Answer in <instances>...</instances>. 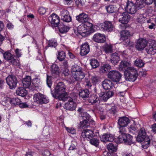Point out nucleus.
Segmentation results:
<instances>
[{
	"instance_id": "nucleus-1",
	"label": "nucleus",
	"mask_w": 156,
	"mask_h": 156,
	"mask_svg": "<svg viewBox=\"0 0 156 156\" xmlns=\"http://www.w3.org/2000/svg\"><path fill=\"white\" fill-rule=\"evenodd\" d=\"M66 89V86L64 83L59 82L55 87L54 92L53 93L51 90V93L54 98H58L60 100L64 101L66 100L65 97L68 96Z\"/></svg>"
},
{
	"instance_id": "nucleus-2",
	"label": "nucleus",
	"mask_w": 156,
	"mask_h": 156,
	"mask_svg": "<svg viewBox=\"0 0 156 156\" xmlns=\"http://www.w3.org/2000/svg\"><path fill=\"white\" fill-rule=\"evenodd\" d=\"M126 80L131 82H134L138 76V71L133 67H128L124 72Z\"/></svg>"
},
{
	"instance_id": "nucleus-3",
	"label": "nucleus",
	"mask_w": 156,
	"mask_h": 156,
	"mask_svg": "<svg viewBox=\"0 0 156 156\" xmlns=\"http://www.w3.org/2000/svg\"><path fill=\"white\" fill-rule=\"evenodd\" d=\"M93 27V24L81 23L77 28L78 32L83 37H87L90 33L87 30L92 29Z\"/></svg>"
},
{
	"instance_id": "nucleus-4",
	"label": "nucleus",
	"mask_w": 156,
	"mask_h": 156,
	"mask_svg": "<svg viewBox=\"0 0 156 156\" xmlns=\"http://www.w3.org/2000/svg\"><path fill=\"white\" fill-rule=\"evenodd\" d=\"M83 120L79 124L80 128H85L90 126V124L93 123L94 120L91 119L90 116L87 113H83L82 116Z\"/></svg>"
},
{
	"instance_id": "nucleus-5",
	"label": "nucleus",
	"mask_w": 156,
	"mask_h": 156,
	"mask_svg": "<svg viewBox=\"0 0 156 156\" xmlns=\"http://www.w3.org/2000/svg\"><path fill=\"white\" fill-rule=\"evenodd\" d=\"M118 139L120 143H124L125 144L128 145H131L134 143L133 137L127 133L120 135L118 137Z\"/></svg>"
},
{
	"instance_id": "nucleus-6",
	"label": "nucleus",
	"mask_w": 156,
	"mask_h": 156,
	"mask_svg": "<svg viewBox=\"0 0 156 156\" xmlns=\"http://www.w3.org/2000/svg\"><path fill=\"white\" fill-rule=\"evenodd\" d=\"M5 80L6 83L10 89H14L16 87L18 80L15 76L12 74L9 75Z\"/></svg>"
},
{
	"instance_id": "nucleus-7",
	"label": "nucleus",
	"mask_w": 156,
	"mask_h": 156,
	"mask_svg": "<svg viewBox=\"0 0 156 156\" xmlns=\"http://www.w3.org/2000/svg\"><path fill=\"white\" fill-rule=\"evenodd\" d=\"M122 75L118 71L112 70L109 71L107 75L108 78L113 82H118L120 80Z\"/></svg>"
},
{
	"instance_id": "nucleus-8",
	"label": "nucleus",
	"mask_w": 156,
	"mask_h": 156,
	"mask_svg": "<svg viewBox=\"0 0 156 156\" xmlns=\"http://www.w3.org/2000/svg\"><path fill=\"white\" fill-rule=\"evenodd\" d=\"M130 19V16L126 12L122 13L119 18V22L122 23L123 25H120V26L122 30L126 29L127 27V24L129 22Z\"/></svg>"
},
{
	"instance_id": "nucleus-9",
	"label": "nucleus",
	"mask_w": 156,
	"mask_h": 156,
	"mask_svg": "<svg viewBox=\"0 0 156 156\" xmlns=\"http://www.w3.org/2000/svg\"><path fill=\"white\" fill-rule=\"evenodd\" d=\"M76 20L81 23L92 24L90 22V18L88 14L82 12L77 15L76 17Z\"/></svg>"
},
{
	"instance_id": "nucleus-10",
	"label": "nucleus",
	"mask_w": 156,
	"mask_h": 156,
	"mask_svg": "<svg viewBox=\"0 0 156 156\" xmlns=\"http://www.w3.org/2000/svg\"><path fill=\"white\" fill-rule=\"evenodd\" d=\"M126 3L125 9L127 13L131 14H135L137 10V7L135 4L129 0H127Z\"/></svg>"
},
{
	"instance_id": "nucleus-11",
	"label": "nucleus",
	"mask_w": 156,
	"mask_h": 156,
	"mask_svg": "<svg viewBox=\"0 0 156 156\" xmlns=\"http://www.w3.org/2000/svg\"><path fill=\"white\" fill-rule=\"evenodd\" d=\"M66 99L63 101H68L64 105V108L67 110L73 111L75 110L76 107V104L73 101L72 98L66 96Z\"/></svg>"
},
{
	"instance_id": "nucleus-12",
	"label": "nucleus",
	"mask_w": 156,
	"mask_h": 156,
	"mask_svg": "<svg viewBox=\"0 0 156 156\" xmlns=\"http://www.w3.org/2000/svg\"><path fill=\"white\" fill-rule=\"evenodd\" d=\"M34 99L35 101L40 104H46L49 102V100L43 94L40 93L35 94L34 96Z\"/></svg>"
},
{
	"instance_id": "nucleus-13",
	"label": "nucleus",
	"mask_w": 156,
	"mask_h": 156,
	"mask_svg": "<svg viewBox=\"0 0 156 156\" xmlns=\"http://www.w3.org/2000/svg\"><path fill=\"white\" fill-rule=\"evenodd\" d=\"M48 20L51 23V26L54 27H57L60 22V19L58 16L55 13H53L51 16H49Z\"/></svg>"
},
{
	"instance_id": "nucleus-14",
	"label": "nucleus",
	"mask_w": 156,
	"mask_h": 156,
	"mask_svg": "<svg viewBox=\"0 0 156 156\" xmlns=\"http://www.w3.org/2000/svg\"><path fill=\"white\" fill-rule=\"evenodd\" d=\"M114 94L112 91H109L107 92H101L99 94V97L104 102H106Z\"/></svg>"
},
{
	"instance_id": "nucleus-15",
	"label": "nucleus",
	"mask_w": 156,
	"mask_h": 156,
	"mask_svg": "<svg viewBox=\"0 0 156 156\" xmlns=\"http://www.w3.org/2000/svg\"><path fill=\"white\" fill-rule=\"evenodd\" d=\"M80 54L81 56H84L87 55L90 51V46L87 42L81 45L80 47Z\"/></svg>"
},
{
	"instance_id": "nucleus-16",
	"label": "nucleus",
	"mask_w": 156,
	"mask_h": 156,
	"mask_svg": "<svg viewBox=\"0 0 156 156\" xmlns=\"http://www.w3.org/2000/svg\"><path fill=\"white\" fill-rule=\"evenodd\" d=\"M147 44V40H137L135 48L137 50L141 51L146 47Z\"/></svg>"
},
{
	"instance_id": "nucleus-17",
	"label": "nucleus",
	"mask_w": 156,
	"mask_h": 156,
	"mask_svg": "<svg viewBox=\"0 0 156 156\" xmlns=\"http://www.w3.org/2000/svg\"><path fill=\"white\" fill-rule=\"evenodd\" d=\"M94 134L91 130H83L81 133V136L83 138H86L89 140L94 136Z\"/></svg>"
},
{
	"instance_id": "nucleus-18",
	"label": "nucleus",
	"mask_w": 156,
	"mask_h": 156,
	"mask_svg": "<svg viewBox=\"0 0 156 156\" xmlns=\"http://www.w3.org/2000/svg\"><path fill=\"white\" fill-rule=\"evenodd\" d=\"M101 28L105 30L112 31L113 30V26L111 22L105 21L101 25Z\"/></svg>"
},
{
	"instance_id": "nucleus-19",
	"label": "nucleus",
	"mask_w": 156,
	"mask_h": 156,
	"mask_svg": "<svg viewBox=\"0 0 156 156\" xmlns=\"http://www.w3.org/2000/svg\"><path fill=\"white\" fill-rule=\"evenodd\" d=\"M101 140L102 141L107 142H112L114 139V136L112 135L105 133L100 136Z\"/></svg>"
},
{
	"instance_id": "nucleus-20",
	"label": "nucleus",
	"mask_w": 156,
	"mask_h": 156,
	"mask_svg": "<svg viewBox=\"0 0 156 156\" xmlns=\"http://www.w3.org/2000/svg\"><path fill=\"white\" fill-rule=\"evenodd\" d=\"M130 122L129 119L125 116L119 118L118 120V124L119 126H126Z\"/></svg>"
},
{
	"instance_id": "nucleus-21",
	"label": "nucleus",
	"mask_w": 156,
	"mask_h": 156,
	"mask_svg": "<svg viewBox=\"0 0 156 156\" xmlns=\"http://www.w3.org/2000/svg\"><path fill=\"white\" fill-rule=\"evenodd\" d=\"M146 135V132L144 128H141L140 130L138 135L136 138V140L137 142H141L142 140H143L144 138L148 136Z\"/></svg>"
},
{
	"instance_id": "nucleus-22",
	"label": "nucleus",
	"mask_w": 156,
	"mask_h": 156,
	"mask_svg": "<svg viewBox=\"0 0 156 156\" xmlns=\"http://www.w3.org/2000/svg\"><path fill=\"white\" fill-rule=\"evenodd\" d=\"M72 77L76 81H80L84 78L85 74L83 71L72 73Z\"/></svg>"
},
{
	"instance_id": "nucleus-23",
	"label": "nucleus",
	"mask_w": 156,
	"mask_h": 156,
	"mask_svg": "<svg viewBox=\"0 0 156 156\" xmlns=\"http://www.w3.org/2000/svg\"><path fill=\"white\" fill-rule=\"evenodd\" d=\"M59 69L56 64H53L51 67V72L53 76L56 78L58 76L59 74Z\"/></svg>"
},
{
	"instance_id": "nucleus-24",
	"label": "nucleus",
	"mask_w": 156,
	"mask_h": 156,
	"mask_svg": "<svg viewBox=\"0 0 156 156\" xmlns=\"http://www.w3.org/2000/svg\"><path fill=\"white\" fill-rule=\"evenodd\" d=\"M121 38L122 39H128L133 35V33L129 30H124L121 31L120 33Z\"/></svg>"
},
{
	"instance_id": "nucleus-25",
	"label": "nucleus",
	"mask_w": 156,
	"mask_h": 156,
	"mask_svg": "<svg viewBox=\"0 0 156 156\" xmlns=\"http://www.w3.org/2000/svg\"><path fill=\"white\" fill-rule=\"evenodd\" d=\"M58 27L59 32L61 34H66L69 30L70 27L64 25L62 23H59L57 27Z\"/></svg>"
},
{
	"instance_id": "nucleus-26",
	"label": "nucleus",
	"mask_w": 156,
	"mask_h": 156,
	"mask_svg": "<svg viewBox=\"0 0 156 156\" xmlns=\"http://www.w3.org/2000/svg\"><path fill=\"white\" fill-rule=\"evenodd\" d=\"M102 85L104 89L108 90L111 88L113 83L110 80L105 79L102 82Z\"/></svg>"
},
{
	"instance_id": "nucleus-27",
	"label": "nucleus",
	"mask_w": 156,
	"mask_h": 156,
	"mask_svg": "<svg viewBox=\"0 0 156 156\" xmlns=\"http://www.w3.org/2000/svg\"><path fill=\"white\" fill-rule=\"evenodd\" d=\"M90 94L88 89H81L79 92V96L80 97L83 99H85L89 97Z\"/></svg>"
},
{
	"instance_id": "nucleus-28",
	"label": "nucleus",
	"mask_w": 156,
	"mask_h": 156,
	"mask_svg": "<svg viewBox=\"0 0 156 156\" xmlns=\"http://www.w3.org/2000/svg\"><path fill=\"white\" fill-rule=\"evenodd\" d=\"M31 79L29 76H27L22 80L23 84L25 88H28L31 84Z\"/></svg>"
},
{
	"instance_id": "nucleus-29",
	"label": "nucleus",
	"mask_w": 156,
	"mask_h": 156,
	"mask_svg": "<svg viewBox=\"0 0 156 156\" xmlns=\"http://www.w3.org/2000/svg\"><path fill=\"white\" fill-rule=\"evenodd\" d=\"M141 143L142 147L144 149L147 148L150 145V139L148 136L144 138L141 142H138Z\"/></svg>"
},
{
	"instance_id": "nucleus-30",
	"label": "nucleus",
	"mask_w": 156,
	"mask_h": 156,
	"mask_svg": "<svg viewBox=\"0 0 156 156\" xmlns=\"http://www.w3.org/2000/svg\"><path fill=\"white\" fill-rule=\"evenodd\" d=\"M111 61L112 63L115 65L117 64L120 60V58L118 53H115L112 55Z\"/></svg>"
},
{
	"instance_id": "nucleus-31",
	"label": "nucleus",
	"mask_w": 156,
	"mask_h": 156,
	"mask_svg": "<svg viewBox=\"0 0 156 156\" xmlns=\"http://www.w3.org/2000/svg\"><path fill=\"white\" fill-rule=\"evenodd\" d=\"M111 69V66L108 63H106L103 64L101 66L100 71L101 73H105L108 72Z\"/></svg>"
},
{
	"instance_id": "nucleus-32",
	"label": "nucleus",
	"mask_w": 156,
	"mask_h": 156,
	"mask_svg": "<svg viewBox=\"0 0 156 156\" xmlns=\"http://www.w3.org/2000/svg\"><path fill=\"white\" fill-rule=\"evenodd\" d=\"M99 100V98L96 94H93L89 97L88 102L92 104L96 103Z\"/></svg>"
},
{
	"instance_id": "nucleus-33",
	"label": "nucleus",
	"mask_w": 156,
	"mask_h": 156,
	"mask_svg": "<svg viewBox=\"0 0 156 156\" xmlns=\"http://www.w3.org/2000/svg\"><path fill=\"white\" fill-rule=\"evenodd\" d=\"M27 93L26 89L23 87H19L16 90L17 94L22 97L25 96Z\"/></svg>"
},
{
	"instance_id": "nucleus-34",
	"label": "nucleus",
	"mask_w": 156,
	"mask_h": 156,
	"mask_svg": "<svg viewBox=\"0 0 156 156\" xmlns=\"http://www.w3.org/2000/svg\"><path fill=\"white\" fill-rule=\"evenodd\" d=\"M107 149L109 152L114 153L117 150V147L112 143H110L107 146Z\"/></svg>"
},
{
	"instance_id": "nucleus-35",
	"label": "nucleus",
	"mask_w": 156,
	"mask_h": 156,
	"mask_svg": "<svg viewBox=\"0 0 156 156\" xmlns=\"http://www.w3.org/2000/svg\"><path fill=\"white\" fill-rule=\"evenodd\" d=\"M136 7L141 9L144 7L145 5V2L144 0H136L135 4Z\"/></svg>"
},
{
	"instance_id": "nucleus-36",
	"label": "nucleus",
	"mask_w": 156,
	"mask_h": 156,
	"mask_svg": "<svg viewBox=\"0 0 156 156\" xmlns=\"http://www.w3.org/2000/svg\"><path fill=\"white\" fill-rule=\"evenodd\" d=\"M105 9L107 12L109 13H112L115 12L116 11L115 7L112 5H110L105 7Z\"/></svg>"
},
{
	"instance_id": "nucleus-37",
	"label": "nucleus",
	"mask_w": 156,
	"mask_h": 156,
	"mask_svg": "<svg viewBox=\"0 0 156 156\" xmlns=\"http://www.w3.org/2000/svg\"><path fill=\"white\" fill-rule=\"evenodd\" d=\"M89 140H90V144L95 147H97L99 144V140L97 139L96 138V136H95Z\"/></svg>"
},
{
	"instance_id": "nucleus-38",
	"label": "nucleus",
	"mask_w": 156,
	"mask_h": 156,
	"mask_svg": "<svg viewBox=\"0 0 156 156\" xmlns=\"http://www.w3.org/2000/svg\"><path fill=\"white\" fill-rule=\"evenodd\" d=\"M146 50L148 54L154 55L156 53V47H147Z\"/></svg>"
},
{
	"instance_id": "nucleus-39",
	"label": "nucleus",
	"mask_w": 156,
	"mask_h": 156,
	"mask_svg": "<svg viewBox=\"0 0 156 156\" xmlns=\"http://www.w3.org/2000/svg\"><path fill=\"white\" fill-rule=\"evenodd\" d=\"M58 54L57 56L58 59L60 61L64 60L66 57V54L64 51H61L58 52Z\"/></svg>"
},
{
	"instance_id": "nucleus-40",
	"label": "nucleus",
	"mask_w": 156,
	"mask_h": 156,
	"mask_svg": "<svg viewBox=\"0 0 156 156\" xmlns=\"http://www.w3.org/2000/svg\"><path fill=\"white\" fill-rule=\"evenodd\" d=\"M13 55L11 54L9 51H7L3 53V57L6 60L9 61L11 59Z\"/></svg>"
},
{
	"instance_id": "nucleus-41",
	"label": "nucleus",
	"mask_w": 156,
	"mask_h": 156,
	"mask_svg": "<svg viewBox=\"0 0 156 156\" xmlns=\"http://www.w3.org/2000/svg\"><path fill=\"white\" fill-rule=\"evenodd\" d=\"M135 65L139 67H142L144 65V63L143 62V60L140 58H137L134 61Z\"/></svg>"
},
{
	"instance_id": "nucleus-42",
	"label": "nucleus",
	"mask_w": 156,
	"mask_h": 156,
	"mask_svg": "<svg viewBox=\"0 0 156 156\" xmlns=\"http://www.w3.org/2000/svg\"><path fill=\"white\" fill-rule=\"evenodd\" d=\"M90 64L93 68L94 69L97 68L99 65V62L95 59L91 60Z\"/></svg>"
},
{
	"instance_id": "nucleus-43",
	"label": "nucleus",
	"mask_w": 156,
	"mask_h": 156,
	"mask_svg": "<svg viewBox=\"0 0 156 156\" xmlns=\"http://www.w3.org/2000/svg\"><path fill=\"white\" fill-rule=\"evenodd\" d=\"M106 39L105 35L99 33H97L93 36L92 39Z\"/></svg>"
},
{
	"instance_id": "nucleus-44",
	"label": "nucleus",
	"mask_w": 156,
	"mask_h": 156,
	"mask_svg": "<svg viewBox=\"0 0 156 156\" xmlns=\"http://www.w3.org/2000/svg\"><path fill=\"white\" fill-rule=\"evenodd\" d=\"M147 47H156V41L154 40H147Z\"/></svg>"
},
{
	"instance_id": "nucleus-45",
	"label": "nucleus",
	"mask_w": 156,
	"mask_h": 156,
	"mask_svg": "<svg viewBox=\"0 0 156 156\" xmlns=\"http://www.w3.org/2000/svg\"><path fill=\"white\" fill-rule=\"evenodd\" d=\"M20 101V99L17 98H14L11 99L9 102L12 104L16 105H19Z\"/></svg>"
},
{
	"instance_id": "nucleus-46",
	"label": "nucleus",
	"mask_w": 156,
	"mask_h": 156,
	"mask_svg": "<svg viewBox=\"0 0 156 156\" xmlns=\"http://www.w3.org/2000/svg\"><path fill=\"white\" fill-rule=\"evenodd\" d=\"M128 63L126 61L121 62L119 66V69L121 70L125 69V68L128 66Z\"/></svg>"
},
{
	"instance_id": "nucleus-47",
	"label": "nucleus",
	"mask_w": 156,
	"mask_h": 156,
	"mask_svg": "<svg viewBox=\"0 0 156 156\" xmlns=\"http://www.w3.org/2000/svg\"><path fill=\"white\" fill-rule=\"evenodd\" d=\"M16 57L13 55L11 59L9 61L10 64L14 66H17L19 64V61L16 59Z\"/></svg>"
},
{
	"instance_id": "nucleus-48",
	"label": "nucleus",
	"mask_w": 156,
	"mask_h": 156,
	"mask_svg": "<svg viewBox=\"0 0 156 156\" xmlns=\"http://www.w3.org/2000/svg\"><path fill=\"white\" fill-rule=\"evenodd\" d=\"M69 12L66 9H62L60 11V16H61V19L65 18V16L67 15H69Z\"/></svg>"
},
{
	"instance_id": "nucleus-49",
	"label": "nucleus",
	"mask_w": 156,
	"mask_h": 156,
	"mask_svg": "<svg viewBox=\"0 0 156 156\" xmlns=\"http://www.w3.org/2000/svg\"><path fill=\"white\" fill-rule=\"evenodd\" d=\"M123 44L126 47H132L134 45L133 42L130 41V40H123Z\"/></svg>"
},
{
	"instance_id": "nucleus-50",
	"label": "nucleus",
	"mask_w": 156,
	"mask_h": 156,
	"mask_svg": "<svg viewBox=\"0 0 156 156\" xmlns=\"http://www.w3.org/2000/svg\"><path fill=\"white\" fill-rule=\"evenodd\" d=\"M137 20L138 23L142 24L147 21V18L146 17H144L142 15H141L139 16Z\"/></svg>"
},
{
	"instance_id": "nucleus-51",
	"label": "nucleus",
	"mask_w": 156,
	"mask_h": 156,
	"mask_svg": "<svg viewBox=\"0 0 156 156\" xmlns=\"http://www.w3.org/2000/svg\"><path fill=\"white\" fill-rule=\"evenodd\" d=\"M40 79L37 78H34L32 81V83L33 85L35 87H38L40 84Z\"/></svg>"
},
{
	"instance_id": "nucleus-52",
	"label": "nucleus",
	"mask_w": 156,
	"mask_h": 156,
	"mask_svg": "<svg viewBox=\"0 0 156 156\" xmlns=\"http://www.w3.org/2000/svg\"><path fill=\"white\" fill-rule=\"evenodd\" d=\"M104 51L106 53H112V47L111 45H107L104 48Z\"/></svg>"
},
{
	"instance_id": "nucleus-53",
	"label": "nucleus",
	"mask_w": 156,
	"mask_h": 156,
	"mask_svg": "<svg viewBox=\"0 0 156 156\" xmlns=\"http://www.w3.org/2000/svg\"><path fill=\"white\" fill-rule=\"evenodd\" d=\"M109 112L113 115H115L117 112V106L115 105L112 106L111 109L109 110Z\"/></svg>"
},
{
	"instance_id": "nucleus-54",
	"label": "nucleus",
	"mask_w": 156,
	"mask_h": 156,
	"mask_svg": "<svg viewBox=\"0 0 156 156\" xmlns=\"http://www.w3.org/2000/svg\"><path fill=\"white\" fill-rule=\"evenodd\" d=\"M57 43L56 41L53 40H50L48 41V47H55L57 46Z\"/></svg>"
},
{
	"instance_id": "nucleus-55",
	"label": "nucleus",
	"mask_w": 156,
	"mask_h": 156,
	"mask_svg": "<svg viewBox=\"0 0 156 156\" xmlns=\"http://www.w3.org/2000/svg\"><path fill=\"white\" fill-rule=\"evenodd\" d=\"M126 126H119V132L120 133V135H123L126 134Z\"/></svg>"
},
{
	"instance_id": "nucleus-56",
	"label": "nucleus",
	"mask_w": 156,
	"mask_h": 156,
	"mask_svg": "<svg viewBox=\"0 0 156 156\" xmlns=\"http://www.w3.org/2000/svg\"><path fill=\"white\" fill-rule=\"evenodd\" d=\"M51 80V76H48V75H47L46 79L47 84L48 86L50 88H51V87L52 85Z\"/></svg>"
},
{
	"instance_id": "nucleus-57",
	"label": "nucleus",
	"mask_w": 156,
	"mask_h": 156,
	"mask_svg": "<svg viewBox=\"0 0 156 156\" xmlns=\"http://www.w3.org/2000/svg\"><path fill=\"white\" fill-rule=\"evenodd\" d=\"M61 20L65 22H69L71 21L72 18L69 13V15H67L65 16V18L64 17Z\"/></svg>"
},
{
	"instance_id": "nucleus-58",
	"label": "nucleus",
	"mask_w": 156,
	"mask_h": 156,
	"mask_svg": "<svg viewBox=\"0 0 156 156\" xmlns=\"http://www.w3.org/2000/svg\"><path fill=\"white\" fill-rule=\"evenodd\" d=\"M92 83L94 85H95L99 81V78L96 76H92L91 78Z\"/></svg>"
},
{
	"instance_id": "nucleus-59",
	"label": "nucleus",
	"mask_w": 156,
	"mask_h": 156,
	"mask_svg": "<svg viewBox=\"0 0 156 156\" xmlns=\"http://www.w3.org/2000/svg\"><path fill=\"white\" fill-rule=\"evenodd\" d=\"M63 61L62 63V64L61 65L62 69H68V64L67 61L66 60H64Z\"/></svg>"
},
{
	"instance_id": "nucleus-60",
	"label": "nucleus",
	"mask_w": 156,
	"mask_h": 156,
	"mask_svg": "<svg viewBox=\"0 0 156 156\" xmlns=\"http://www.w3.org/2000/svg\"><path fill=\"white\" fill-rule=\"evenodd\" d=\"M77 70H81V68L77 65H75L72 67V71L73 72V71H76Z\"/></svg>"
},
{
	"instance_id": "nucleus-61",
	"label": "nucleus",
	"mask_w": 156,
	"mask_h": 156,
	"mask_svg": "<svg viewBox=\"0 0 156 156\" xmlns=\"http://www.w3.org/2000/svg\"><path fill=\"white\" fill-rule=\"evenodd\" d=\"M38 12L41 15H44L46 12L45 9L43 7H41L38 10Z\"/></svg>"
},
{
	"instance_id": "nucleus-62",
	"label": "nucleus",
	"mask_w": 156,
	"mask_h": 156,
	"mask_svg": "<svg viewBox=\"0 0 156 156\" xmlns=\"http://www.w3.org/2000/svg\"><path fill=\"white\" fill-rule=\"evenodd\" d=\"M19 107L21 108H27L29 105L27 104V103H20L19 105Z\"/></svg>"
},
{
	"instance_id": "nucleus-63",
	"label": "nucleus",
	"mask_w": 156,
	"mask_h": 156,
	"mask_svg": "<svg viewBox=\"0 0 156 156\" xmlns=\"http://www.w3.org/2000/svg\"><path fill=\"white\" fill-rule=\"evenodd\" d=\"M104 154L105 156H117L114 153L104 152Z\"/></svg>"
},
{
	"instance_id": "nucleus-64",
	"label": "nucleus",
	"mask_w": 156,
	"mask_h": 156,
	"mask_svg": "<svg viewBox=\"0 0 156 156\" xmlns=\"http://www.w3.org/2000/svg\"><path fill=\"white\" fill-rule=\"evenodd\" d=\"M6 27L9 30H12L14 28V26L12 23L9 22L7 24Z\"/></svg>"
}]
</instances>
